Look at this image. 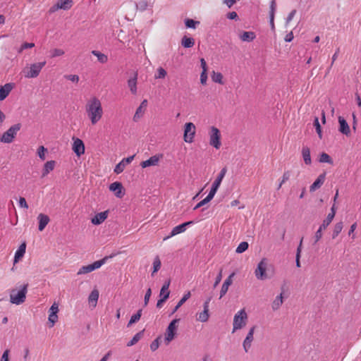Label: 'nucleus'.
Instances as JSON below:
<instances>
[{
    "label": "nucleus",
    "instance_id": "obj_1",
    "mask_svg": "<svg viewBox=\"0 0 361 361\" xmlns=\"http://www.w3.org/2000/svg\"><path fill=\"white\" fill-rule=\"evenodd\" d=\"M85 109L92 125H96L102 119L104 114L102 102L97 97H92L87 101Z\"/></svg>",
    "mask_w": 361,
    "mask_h": 361
},
{
    "label": "nucleus",
    "instance_id": "obj_2",
    "mask_svg": "<svg viewBox=\"0 0 361 361\" xmlns=\"http://www.w3.org/2000/svg\"><path fill=\"white\" fill-rule=\"evenodd\" d=\"M28 283H25L19 286V289H12L10 293V302L12 304L20 305L23 304L26 299V294L27 293Z\"/></svg>",
    "mask_w": 361,
    "mask_h": 361
},
{
    "label": "nucleus",
    "instance_id": "obj_3",
    "mask_svg": "<svg viewBox=\"0 0 361 361\" xmlns=\"http://www.w3.org/2000/svg\"><path fill=\"white\" fill-rule=\"evenodd\" d=\"M247 315L244 309L238 311L234 316L233 323V331L234 333L237 330L241 329L243 328L247 323Z\"/></svg>",
    "mask_w": 361,
    "mask_h": 361
},
{
    "label": "nucleus",
    "instance_id": "obj_4",
    "mask_svg": "<svg viewBox=\"0 0 361 361\" xmlns=\"http://www.w3.org/2000/svg\"><path fill=\"white\" fill-rule=\"evenodd\" d=\"M45 65V61L30 64L29 68L23 70L25 77L27 78H37Z\"/></svg>",
    "mask_w": 361,
    "mask_h": 361
},
{
    "label": "nucleus",
    "instance_id": "obj_5",
    "mask_svg": "<svg viewBox=\"0 0 361 361\" xmlns=\"http://www.w3.org/2000/svg\"><path fill=\"white\" fill-rule=\"evenodd\" d=\"M21 128L20 123H16L11 126L6 132L1 135L0 140L4 143H11L16 137L18 132Z\"/></svg>",
    "mask_w": 361,
    "mask_h": 361
},
{
    "label": "nucleus",
    "instance_id": "obj_6",
    "mask_svg": "<svg viewBox=\"0 0 361 361\" xmlns=\"http://www.w3.org/2000/svg\"><path fill=\"white\" fill-rule=\"evenodd\" d=\"M180 322L179 319H173L166 328L164 341L168 345L171 341H173L176 335L178 329V324Z\"/></svg>",
    "mask_w": 361,
    "mask_h": 361
},
{
    "label": "nucleus",
    "instance_id": "obj_7",
    "mask_svg": "<svg viewBox=\"0 0 361 361\" xmlns=\"http://www.w3.org/2000/svg\"><path fill=\"white\" fill-rule=\"evenodd\" d=\"M209 135V145L215 149H219L221 145V133L219 130L214 126H212Z\"/></svg>",
    "mask_w": 361,
    "mask_h": 361
},
{
    "label": "nucleus",
    "instance_id": "obj_8",
    "mask_svg": "<svg viewBox=\"0 0 361 361\" xmlns=\"http://www.w3.org/2000/svg\"><path fill=\"white\" fill-rule=\"evenodd\" d=\"M268 267V262L266 258H263L257 266V268L255 270V275L257 279L258 280H265L267 279V269Z\"/></svg>",
    "mask_w": 361,
    "mask_h": 361
},
{
    "label": "nucleus",
    "instance_id": "obj_9",
    "mask_svg": "<svg viewBox=\"0 0 361 361\" xmlns=\"http://www.w3.org/2000/svg\"><path fill=\"white\" fill-rule=\"evenodd\" d=\"M107 257H104L100 260L96 261L91 264H88L86 266H82L80 267L78 271V275L85 274L87 273H90L99 268H100L103 264L106 263Z\"/></svg>",
    "mask_w": 361,
    "mask_h": 361
},
{
    "label": "nucleus",
    "instance_id": "obj_10",
    "mask_svg": "<svg viewBox=\"0 0 361 361\" xmlns=\"http://www.w3.org/2000/svg\"><path fill=\"white\" fill-rule=\"evenodd\" d=\"M195 135V126L192 123H186L184 126V141L187 143H192Z\"/></svg>",
    "mask_w": 361,
    "mask_h": 361
},
{
    "label": "nucleus",
    "instance_id": "obj_11",
    "mask_svg": "<svg viewBox=\"0 0 361 361\" xmlns=\"http://www.w3.org/2000/svg\"><path fill=\"white\" fill-rule=\"evenodd\" d=\"M73 5V0H58L57 2L49 8V13H53L59 9L69 10Z\"/></svg>",
    "mask_w": 361,
    "mask_h": 361
},
{
    "label": "nucleus",
    "instance_id": "obj_12",
    "mask_svg": "<svg viewBox=\"0 0 361 361\" xmlns=\"http://www.w3.org/2000/svg\"><path fill=\"white\" fill-rule=\"evenodd\" d=\"M226 173V168H223L221 171L219 172V173L218 174L216 178L215 179V180L212 183V188L210 189V191H209V194L211 195H212L213 197H214L216 191L218 190L221 182H222V180L224 179L225 175Z\"/></svg>",
    "mask_w": 361,
    "mask_h": 361
},
{
    "label": "nucleus",
    "instance_id": "obj_13",
    "mask_svg": "<svg viewBox=\"0 0 361 361\" xmlns=\"http://www.w3.org/2000/svg\"><path fill=\"white\" fill-rule=\"evenodd\" d=\"M193 224H194V221H187V222H185L183 224H181L180 225H178V226H175L172 229L170 235L166 236V237H165L164 238V240H166L169 238H171V237H173L174 235H178L179 233H183L186 230L188 226L192 225Z\"/></svg>",
    "mask_w": 361,
    "mask_h": 361
},
{
    "label": "nucleus",
    "instance_id": "obj_14",
    "mask_svg": "<svg viewBox=\"0 0 361 361\" xmlns=\"http://www.w3.org/2000/svg\"><path fill=\"white\" fill-rule=\"evenodd\" d=\"M338 121L339 123L338 131L343 135L348 137L350 135V128L345 121V119L343 116H338Z\"/></svg>",
    "mask_w": 361,
    "mask_h": 361
},
{
    "label": "nucleus",
    "instance_id": "obj_15",
    "mask_svg": "<svg viewBox=\"0 0 361 361\" xmlns=\"http://www.w3.org/2000/svg\"><path fill=\"white\" fill-rule=\"evenodd\" d=\"M109 190L114 192L115 195L118 198L123 197L125 195L123 187L120 182H114L110 184Z\"/></svg>",
    "mask_w": 361,
    "mask_h": 361
},
{
    "label": "nucleus",
    "instance_id": "obj_16",
    "mask_svg": "<svg viewBox=\"0 0 361 361\" xmlns=\"http://www.w3.org/2000/svg\"><path fill=\"white\" fill-rule=\"evenodd\" d=\"M73 150L78 157L85 153V145L80 139L73 138Z\"/></svg>",
    "mask_w": 361,
    "mask_h": 361
},
{
    "label": "nucleus",
    "instance_id": "obj_17",
    "mask_svg": "<svg viewBox=\"0 0 361 361\" xmlns=\"http://www.w3.org/2000/svg\"><path fill=\"white\" fill-rule=\"evenodd\" d=\"M134 159V156H130L127 158L123 159L114 168V173L116 174L121 173L127 164H130Z\"/></svg>",
    "mask_w": 361,
    "mask_h": 361
},
{
    "label": "nucleus",
    "instance_id": "obj_18",
    "mask_svg": "<svg viewBox=\"0 0 361 361\" xmlns=\"http://www.w3.org/2000/svg\"><path fill=\"white\" fill-rule=\"evenodd\" d=\"M255 326H252V328H250L248 334H247L245 338L243 341V346L246 353L250 348L252 342L253 341V339H254L253 335L255 333Z\"/></svg>",
    "mask_w": 361,
    "mask_h": 361
},
{
    "label": "nucleus",
    "instance_id": "obj_19",
    "mask_svg": "<svg viewBox=\"0 0 361 361\" xmlns=\"http://www.w3.org/2000/svg\"><path fill=\"white\" fill-rule=\"evenodd\" d=\"M59 312V306H58V304H56V302H54L51 306V307L49 308V322L50 323H51V326H53L54 324L56 322L57 319H58V315H57V313Z\"/></svg>",
    "mask_w": 361,
    "mask_h": 361
},
{
    "label": "nucleus",
    "instance_id": "obj_20",
    "mask_svg": "<svg viewBox=\"0 0 361 361\" xmlns=\"http://www.w3.org/2000/svg\"><path fill=\"white\" fill-rule=\"evenodd\" d=\"M147 106V100L144 99L140 105L137 107L136 109V111L133 116V121L135 122L138 121V120L143 116V114L145 112V110Z\"/></svg>",
    "mask_w": 361,
    "mask_h": 361
},
{
    "label": "nucleus",
    "instance_id": "obj_21",
    "mask_svg": "<svg viewBox=\"0 0 361 361\" xmlns=\"http://www.w3.org/2000/svg\"><path fill=\"white\" fill-rule=\"evenodd\" d=\"M38 220V229L39 231H42L49 224L50 219L47 214H39L37 216Z\"/></svg>",
    "mask_w": 361,
    "mask_h": 361
},
{
    "label": "nucleus",
    "instance_id": "obj_22",
    "mask_svg": "<svg viewBox=\"0 0 361 361\" xmlns=\"http://www.w3.org/2000/svg\"><path fill=\"white\" fill-rule=\"evenodd\" d=\"M108 216V212H102L97 214L92 219L91 222L94 225H99L104 222Z\"/></svg>",
    "mask_w": 361,
    "mask_h": 361
},
{
    "label": "nucleus",
    "instance_id": "obj_23",
    "mask_svg": "<svg viewBox=\"0 0 361 361\" xmlns=\"http://www.w3.org/2000/svg\"><path fill=\"white\" fill-rule=\"evenodd\" d=\"M13 86L12 83H6L0 87V101H2L7 97L13 89Z\"/></svg>",
    "mask_w": 361,
    "mask_h": 361
},
{
    "label": "nucleus",
    "instance_id": "obj_24",
    "mask_svg": "<svg viewBox=\"0 0 361 361\" xmlns=\"http://www.w3.org/2000/svg\"><path fill=\"white\" fill-rule=\"evenodd\" d=\"M159 157L157 155L152 156L148 159L141 162L140 165L142 168H147L151 166H156L158 164Z\"/></svg>",
    "mask_w": 361,
    "mask_h": 361
},
{
    "label": "nucleus",
    "instance_id": "obj_25",
    "mask_svg": "<svg viewBox=\"0 0 361 361\" xmlns=\"http://www.w3.org/2000/svg\"><path fill=\"white\" fill-rule=\"evenodd\" d=\"M325 180V173L320 174L318 178L315 180V181L310 185V192H314L317 189L319 188L324 183Z\"/></svg>",
    "mask_w": 361,
    "mask_h": 361
},
{
    "label": "nucleus",
    "instance_id": "obj_26",
    "mask_svg": "<svg viewBox=\"0 0 361 361\" xmlns=\"http://www.w3.org/2000/svg\"><path fill=\"white\" fill-rule=\"evenodd\" d=\"M26 250V244L25 243H23L18 248V250L15 252L14 255V262L13 263H17L19 259L23 257L25 253Z\"/></svg>",
    "mask_w": 361,
    "mask_h": 361
},
{
    "label": "nucleus",
    "instance_id": "obj_27",
    "mask_svg": "<svg viewBox=\"0 0 361 361\" xmlns=\"http://www.w3.org/2000/svg\"><path fill=\"white\" fill-rule=\"evenodd\" d=\"M56 165V161L54 160L47 161L44 165L42 173V176H47L51 171L54 170Z\"/></svg>",
    "mask_w": 361,
    "mask_h": 361
},
{
    "label": "nucleus",
    "instance_id": "obj_28",
    "mask_svg": "<svg viewBox=\"0 0 361 361\" xmlns=\"http://www.w3.org/2000/svg\"><path fill=\"white\" fill-rule=\"evenodd\" d=\"M239 37L243 42H250L255 39L256 35L254 32H252V31H248V32L245 31V32H243L239 35Z\"/></svg>",
    "mask_w": 361,
    "mask_h": 361
},
{
    "label": "nucleus",
    "instance_id": "obj_29",
    "mask_svg": "<svg viewBox=\"0 0 361 361\" xmlns=\"http://www.w3.org/2000/svg\"><path fill=\"white\" fill-rule=\"evenodd\" d=\"M137 73H135L134 76L128 80V85L132 94H137Z\"/></svg>",
    "mask_w": 361,
    "mask_h": 361
},
{
    "label": "nucleus",
    "instance_id": "obj_30",
    "mask_svg": "<svg viewBox=\"0 0 361 361\" xmlns=\"http://www.w3.org/2000/svg\"><path fill=\"white\" fill-rule=\"evenodd\" d=\"M99 299V291L96 289L93 290L88 298L89 303L91 304L94 307H96L97 300Z\"/></svg>",
    "mask_w": 361,
    "mask_h": 361
},
{
    "label": "nucleus",
    "instance_id": "obj_31",
    "mask_svg": "<svg viewBox=\"0 0 361 361\" xmlns=\"http://www.w3.org/2000/svg\"><path fill=\"white\" fill-rule=\"evenodd\" d=\"M190 292L188 291L186 293L183 298L179 300L177 305L175 306L173 310L171 312V314H174L185 303L190 297Z\"/></svg>",
    "mask_w": 361,
    "mask_h": 361
},
{
    "label": "nucleus",
    "instance_id": "obj_32",
    "mask_svg": "<svg viewBox=\"0 0 361 361\" xmlns=\"http://www.w3.org/2000/svg\"><path fill=\"white\" fill-rule=\"evenodd\" d=\"M181 44L185 48H190L194 46L195 40L192 37L184 36L181 39Z\"/></svg>",
    "mask_w": 361,
    "mask_h": 361
},
{
    "label": "nucleus",
    "instance_id": "obj_33",
    "mask_svg": "<svg viewBox=\"0 0 361 361\" xmlns=\"http://www.w3.org/2000/svg\"><path fill=\"white\" fill-rule=\"evenodd\" d=\"M283 304V294L281 293L276 296L272 302L271 307L273 310H277Z\"/></svg>",
    "mask_w": 361,
    "mask_h": 361
},
{
    "label": "nucleus",
    "instance_id": "obj_34",
    "mask_svg": "<svg viewBox=\"0 0 361 361\" xmlns=\"http://www.w3.org/2000/svg\"><path fill=\"white\" fill-rule=\"evenodd\" d=\"M143 333L144 330L135 334L134 336L132 338V339L127 343V346L130 347L135 345L142 338Z\"/></svg>",
    "mask_w": 361,
    "mask_h": 361
},
{
    "label": "nucleus",
    "instance_id": "obj_35",
    "mask_svg": "<svg viewBox=\"0 0 361 361\" xmlns=\"http://www.w3.org/2000/svg\"><path fill=\"white\" fill-rule=\"evenodd\" d=\"M302 154L304 159V161L306 164H311V157H310V149L307 147L302 148Z\"/></svg>",
    "mask_w": 361,
    "mask_h": 361
},
{
    "label": "nucleus",
    "instance_id": "obj_36",
    "mask_svg": "<svg viewBox=\"0 0 361 361\" xmlns=\"http://www.w3.org/2000/svg\"><path fill=\"white\" fill-rule=\"evenodd\" d=\"M209 317V311L203 310L202 312L197 314V320L201 322H206Z\"/></svg>",
    "mask_w": 361,
    "mask_h": 361
},
{
    "label": "nucleus",
    "instance_id": "obj_37",
    "mask_svg": "<svg viewBox=\"0 0 361 361\" xmlns=\"http://www.w3.org/2000/svg\"><path fill=\"white\" fill-rule=\"evenodd\" d=\"M343 228V224L342 221H340L335 224L333 233H332V238H336L338 234L341 232L342 229Z\"/></svg>",
    "mask_w": 361,
    "mask_h": 361
},
{
    "label": "nucleus",
    "instance_id": "obj_38",
    "mask_svg": "<svg viewBox=\"0 0 361 361\" xmlns=\"http://www.w3.org/2000/svg\"><path fill=\"white\" fill-rule=\"evenodd\" d=\"M212 80L213 82L219 83V84H224L223 81V75L221 73L213 71L212 75Z\"/></svg>",
    "mask_w": 361,
    "mask_h": 361
},
{
    "label": "nucleus",
    "instance_id": "obj_39",
    "mask_svg": "<svg viewBox=\"0 0 361 361\" xmlns=\"http://www.w3.org/2000/svg\"><path fill=\"white\" fill-rule=\"evenodd\" d=\"M213 196L211 195L209 193L207 195V196L203 199L202 200H201L200 202H198L195 206V207L193 208L194 210H196L197 209H199L200 207L205 205L206 204H207L208 202H209L212 199H213Z\"/></svg>",
    "mask_w": 361,
    "mask_h": 361
},
{
    "label": "nucleus",
    "instance_id": "obj_40",
    "mask_svg": "<svg viewBox=\"0 0 361 361\" xmlns=\"http://www.w3.org/2000/svg\"><path fill=\"white\" fill-rule=\"evenodd\" d=\"M92 54L97 57L98 61L100 63H104L107 61L108 57L106 55L98 51H92Z\"/></svg>",
    "mask_w": 361,
    "mask_h": 361
},
{
    "label": "nucleus",
    "instance_id": "obj_41",
    "mask_svg": "<svg viewBox=\"0 0 361 361\" xmlns=\"http://www.w3.org/2000/svg\"><path fill=\"white\" fill-rule=\"evenodd\" d=\"M142 315V310H139L135 314L131 316L130 321L128 322V326L132 325L133 324L138 322Z\"/></svg>",
    "mask_w": 361,
    "mask_h": 361
},
{
    "label": "nucleus",
    "instance_id": "obj_42",
    "mask_svg": "<svg viewBox=\"0 0 361 361\" xmlns=\"http://www.w3.org/2000/svg\"><path fill=\"white\" fill-rule=\"evenodd\" d=\"M166 75H167L166 71L162 67H159L157 70L156 73L154 74V78L155 79H163L166 76Z\"/></svg>",
    "mask_w": 361,
    "mask_h": 361
},
{
    "label": "nucleus",
    "instance_id": "obj_43",
    "mask_svg": "<svg viewBox=\"0 0 361 361\" xmlns=\"http://www.w3.org/2000/svg\"><path fill=\"white\" fill-rule=\"evenodd\" d=\"M148 6V2L146 0H141L137 3H135L136 9L142 12L145 11Z\"/></svg>",
    "mask_w": 361,
    "mask_h": 361
},
{
    "label": "nucleus",
    "instance_id": "obj_44",
    "mask_svg": "<svg viewBox=\"0 0 361 361\" xmlns=\"http://www.w3.org/2000/svg\"><path fill=\"white\" fill-rule=\"evenodd\" d=\"M161 265V263L159 256H156L153 262V271L152 273V276L160 269Z\"/></svg>",
    "mask_w": 361,
    "mask_h": 361
},
{
    "label": "nucleus",
    "instance_id": "obj_45",
    "mask_svg": "<svg viewBox=\"0 0 361 361\" xmlns=\"http://www.w3.org/2000/svg\"><path fill=\"white\" fill-rule=\"evenodd\" d=\"M200 23V21H196L190 18H187L185 20V25L187 28L195 29L196 26L198 25Z\"/></svg>",
    "mask_w": 361,
    "mask_h": 361
},
{
    "label": "nucleus",
    "instance_id": "obj_46",
    "mask_svg": "<svg viewBox=\"0 0 361 361\" xmlns=\"http://www.w3.org/2000/svg\"><path fill=\"white\" fill-rule=\"evenodd\" d=\"M248 247H249V245L247 242H245V241L241 242L237 247V248L235 250V252L238 253V254L243 253V252H245V250H247Z\"/></svg>",
    "mask_w": 361,
    "mask_h": 361
},
{
    "label": "nucleus",
    "instance_id": "obj_47",
    "mask_svg": "<svg viewBox=\"0 0 361 361\" xmlns=\"http://www.w3.org/2000/svg\"><path fill=\"white\" fill-rule=\"evenodd\" d=\"M319 161L321 163H328V164H333L332 159L330 157L329 154H327L325 152H323L321 154L319 157Z\"/></svg>",
    "mask_w": 361,
    "mask_h": 361
},
{
    "label": "nucleus",
    "instance_id": "obj_48",
    "mask_svg": "<svg viewBox=\"0 0 361 361\" xmlns=\"http://www.w3.org/2000/svg\"><path fill=\"white\" fill-rule=\"evenodd\" d=\"M333 219L334 218L332 217V215L328 214L326 218L323 221L322 224L320 225L319 227L325 230L331 223Z\"/></svg>",
    "mask_w": 361,
    "mask_h": 361
},
{
    "label": "nucleus",
    "instance_id": "obj_49",
    "mask_svg": "<svg viewBox=\"0 0 361 361\" xmlns=\"http://www.w3.org/2000/svg\"><path fill=\"white\" fill-rule=\"evenodd\" d=\"M314 126L315 127L319 137L321 139L322 137V132L319 118L317 117H315L314 119Z\"/></svg>",
    "mask_w": 361,
    "mask_h": 361
},
{
    "label": "nucleus",
    "instance_id": "obj_50",
    "mask_svg": "<svg viewBox=\"0 0 361 361\" xmlns=\"http://www.w3.org/2000/svg\"><path fill=\"white\" fill-rule=\"evenodd\" d=\"M50 53H51V57L55 58L57 56H63L65 52L63 49L56 48V49L51 50Z\"/></svg>",
    "mask_w": 361,
    "mask_h": 361
},
{
    "label": "nucleus",
    "instance_id": "obj_51",
    "mask_svg": "<svg viewBox=\"0 0 361 361\" xmlns=\"http://www.w3.org/2000/svg\"><path fill=\"white\" fill-rule=\"evenodd\" d=\"M161 338V336H158L156 339H154L150 344V349L152 351L157 350L159 347V341Z\"/></svg>",
    "mask_w": 361,
    "mask_h": 361
},
{
    "label": "nucleus",
    "instance_id": "obj_52",
    "mask_svg": "<svg viewBox=\"0 0 361 361\" xmlns=\"http://www.w3.org/2000/svg\"><path fill=\"white\" fill-rule=\"evenodd\" d=\"M169 286H170V281H167L164 283V284L162 286L161 290H160V294H159L160 298H162L164 295V294H166V293L169 292Z\"/></svg>",
    "mask_w": 361,
    "mask_h": 361
},
{
    "label": "nucleus",
    "instance_id": "obj_53",
    "mask_svg": "<svg viewBox=\"0 0 361 361\" xmlns=\"http://www.w3.org/2000/svg\"><path fill=\"white\" fill-rule=\"evenodd\" d=\"M290 171H285L283 173V176H282V179H281V182L279 184L278 190H279L281 188L282 185L290 178Z\"/></svg>",
    "mask_w": 361,
    "mask_h": 361
},
{
    "label": "nucleus",
    "instance_id": "obj_54",
    "mask_svg": "<svg viewBox=\"0 0 361 361\" xmlns=\"http://www.w3.org/2000/svg\"><path fill=\"white\" fill-rule=\"evenodd\" d=\"M169 295L170 292H167L162 298H160V299L157 302V307L161 308L163 305V303L169 298Z\"/></svg>",
    "mask_w": 361,
    "mask_h": 361
},
{
    "label": "nucleus",
    "instance_id": "obj_55",
    "mask_svg": "<svg viewBox=\"0 0 361 361\" xmlns=\"http://www.w3.org/2000/svg\"><path fill=\"white\" fill-rule=\"evenodd\" d=\"M47 149L44 146H41L37 149V154L42 160L45 159V152Z\"/></svg>",
    "mask_w": 361,
    "mask_h": 361
},
{
    "label": "nucleus",
    "instance_id": "obj_56",
    "mask_svg": "<svg viewBox=\"0 0 361 361\" xmlns=\"http://www.w3.org/2000/svg\"><path fill=\"white\" fill-rule=\"evenodd\" d=\"M269 9H270L269 16H275V12H276V4L275 0L271 1Z\"/></svg>",
    "mask_w": 361,
    "mask_h": 361
},
{
    "label": "nucleus",
    "instance_id": "obj_57",
    "mask_svg": "<svg viewBox=\"0 0 361 361\" xmlns=\"http://www.w3.org/2000/svg\"><path fill=\"white\" fill-rule=\"evenodd\" d=\"M34 47H35L34 43L25 42V43L22 44V45L20 46V47L18 50V53H21L24 49H31Z\"/></svg>",
    "mask_w": 361,
    "mask_h": 361
},
{
    "label": "nucleus",
    "instance_id": "obj_58",
    "mask_svg": "<svg viewBox=\"0 0 361 361\" xmlns=\"http://www.w3.org/2000/svg\"><path fill=\"white\" fill-rule=\"evenodd\" d=\"M152 295V290L150 288H149L146 293H145V298H144V305L145 306H147L148 302H149V298H150V296Z\"/></svg>",
    "mask_w": 361,
    "mask_h": 361
},
{
    "label": "nucleus",
    "instance_id": "obj_59",
    "mask_svg": "<svg viewBox=\"0 0 361 361\" xmlns=\"http://www.w3.org/2000/svg\"><path fill=\"white\" fill-rule=\"evenodd\" d=\"M297 11L295 9H293V11H291L290 12V13L288 14V16H287L286 19V25H287L288 24L290 23V22L293 19L295 15L296 14Z\"/></svg>",
    "mask_w": 361,
    "mask_h": 361
},
{
    "label": "nucleus",
    "instance_id": "obj_60",
    "mask_svg": "<svg viewBox=\"0 0 361 361\" xmlns=\"http://www.w3.org/2000/svg\"><path fill=\"white\" fill-rule=\"evenodd\" d=\"M323 230H324L323 228L319 227V229L316 231L315 235H314V238H315L314 244L317 243L322 238Z\"/></svg>",
    "mask_w": 361,
    "mask_h": 361
},
{
    "label": "nucleus",
    "instance_id": "obj_61",
    "mask_svg": "<svg viewBox=\"0 0 361 361\" xmlns=\"http://www.w3.org/2000/svg\"><path fill=\"white\" fill-rule=\"evenodd\" d=\"M235 276V273L233 272L231 273L226 279V280L224 281V282L223 283L224 285H226V286H230L232 283H233V278Z\"/></svg>",
    "mask_w": 361,
    "mask_h": 361
},
{
    "label": "nucleus",
    "instance_id": "obj_62",
    "mask_svg": "<svg viewBox=\"0 0 361 361\" xmlns=\"http://www.w3.org/2000/svg\"><path fill=\"white\" fill-rule=\"evenodd\" d=\"M67 80H71L73 82H78L79 77L77 75H66L64 76Z\"/></svg>",
    "mask_w": 361,
    "mask_h": 361
},
{
    "label": "nucleus",
    "instance_id": "obj_63",
    "mask_svg": "<svg viewBox=\"0 0 361 361\" xmlns=\"http://www.w3.org/2000/svg\"><path fill=\"white\" fill-rule=\"evenodd\" d=\"M228 288H229L228 286L224 285V283L222 284V286H221V290H220V297H219V298H223L226 294V293H227V291L228 290Z\"/></svg>",
    "mask_w": 361,
    "mask_h": 361
},
{
    "label": "nucleus",
    "instance_id": "obj_64",
    "mask_svg": "<svg viewBox=\"0 0 361 361\" xmlns=\"http://www.w3.org/2000/svg\"><path fill=\"white\" fill-rule=\"evenodd\" d=\"M9 353H10V350L8 349H6V350H4V352L2 354L0 361H9V358H8Z\"/></svg>",
    "mask_w": 361,
    "mask_h": 361
}]
</instances>
